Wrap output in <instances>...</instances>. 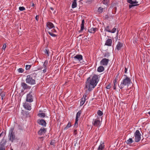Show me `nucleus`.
<instances>
[{
	"mask_svg": "<svg viewBox=\"0 0 150 150\" xmlns=\"http://www.w3.org/2000/svg\"><path fill=\"white\" fill-rule=\"evenodd\" d=\"M54 144V142H50V144L51 145H53Z\"/></svg>",
	"mask_w": 150,
	"mask_h": 150,
	"instance_id": "nucleus-55",
	"label": "nucleus"
},
{
	"mask_svg": "<svg viewBox=\"0 0 150 150\" xmlns=\"http://www.w3.org/2000/svg\"><path fill=\"white\" fill-rule=\"evenodd\" d=\"M104 9L101 7H99L98 10V12L99 13H101L103 11Z\"/></svg>",
	"mask_w": 150,
	"mask_h": 150,
	"instance_id": "nucleus-30",
	"label": "nucleus"
},
{
	"mask_svg": "<svg viewBox=\"0 0 150 150\" xmlns=\"http://www.w3.org/2000/svg\"><path fill=\"white\" fill-rule=\"evenodd\" d=\"M109 60L106 58L103 59L100 62V64L102 65L106 66L108 64Z\"/></svg>",
	"mask_w": 150,
	"mask_h": 150,
	"instance_id": "nucleus-11",
	"label": "nucleus"
},
{
	"mask_svg": "<svg viewBox=\"0 0 150 150\" xmlns=\"http://www.w3.org/2000/svg\"><path fill=\"white\" fill-rule=\"evenodd\" d=\"M5 96V94H2L1 95V99L2 100H3V98Z\"/></svg>",
	"mask_w": 150,
	"mask_h": 150,
	"instance_id": "nucleus-49",
	"label": "nucleus"
},
{
	"mask_svg": "<svg viewBox=\"0 0 150 150\" xmlns=\"http://www.w3.org/2000/svg\"><path fill=\"white\" fill-rule=\"evenodd\" d=\"M46 129L41 128L40 129L38 132V134L40 135H41L44 134L46 132Z\"/></svg>",
	"mask_w": 150,
	"mask_h": 150,
	"instance_id": "nucleus-15",
	"label": "nucleus"
},
{
	"mask_svg": "<svg viewBox=\"0 0 150 150\" xmlns=\"http://www.w3.org/2000/svg\"><path fill=\"white\" fill-rule=\"evenodd\" d=\"M109 2V0H104L103 1V4H104L108 5Z\"/></svg>",
	"mask_w": 150,
	"mask_h": 150,
	"instance_id": "nucleus-32",
	"label": "nucleus"
},
{
	"mask_svg": "<svg viewBox=\"0 0 150 150\" xmlns=\"http://www.w3.org/2000/svg\"><path fill=\"white\" fill-rule=\"evenodd\" d=\"M29 75L31 77H32L34 79H35V78L37 77V74L35 73H34Z\"/></svg>",
	"mask_w": 150,
	"mask_h": 150,
	"instance_id": "nucleus-27",
	"label": "nucleus"
},
{
	"mask_svg": "<svg viewBox=\"0 0 150 150\" xmlns=\"http://www.w3.org/2000/svg\"><path fill=\"white\" fill-rule=\"evenodd\" d=\"M134 42H137V39H135V40H134Z\"/></svg>",
	"mask_w": 150,
	"mask_h": 150,
	"instance_id": "nucleus-58",
	"label": "nucleus"
},
{
	"mask_svg": "<svg viewBox=\"0 0 150 150\" xmlns=\"http://www.w3.org/2000/svg\"><path fill=\"white\" fill-rule=\"evenodd\" d=\"M97 30V28H91L90 27L89 28L88 30L90 33H94Z\"/></svg>",
	"mask_w": 150,
	"mask_h": 150,
	"instance_id": "nucleus-17",
	"label": "nucleus"
},
{
	"mask_svg": "<svg viewBox=\"0 0 150 150\" xmlns=\"http://www.w3.org/2000/svg\"><path fill=\"white\" fill-rule=\"evenodd\" d=\"M71 126V125L70 123L69 122L66 126L64 128V130H67V129L68 128H69Z\"/></svg>",
	"mask_w": 150,
	"mask_h": 150,
	"instance_id": "nucleus-33",
	"label": "nucleus"
},
{
	"mask_svg": "<svg viewBox=\"0 0 150 150\" xmlns=\"http://www.w3.org/2000/svg\"><path fill=\"white\" fill-rule=\"evenodd\" d=\"M109 56V54L108 53L105 54L104 56L105 57H108Z\"/></svg>",
	"mask_w": 150,
	"mask_h": 150,
	"instance_id": "nucleus-48",
	"label": "nucleus"
},
{
	"mask_svg": "<svg viewBox=\"0 0 150 150\" xmlns=\"http://www.w3.org/2000/svg\"><path fill=\"white\" fill-rule=\"evenodd\" d=\"M141 4V2L139 0H132V9L134 6H137Z\"/></svg>",
	"mask_w": 150,
	"mask_h": 150,
	"instance_id": "nucleus-8",
	"label": "nucleus"
},
{
	"mask_svg": "<svg viewBox=\"0 0 150 150\" xmlns=\"http://www.w3.org/2000/svg\"><path fill=\"white\" fill-rule=\"evenodd\" d=\"M104 68L102 66H100L99 67L97 71L99 72H102L104 71Z\"/></svg>",
	"mask_w": 150,
	"mask_h": 150,
	"instance_id": "nucleus-22",
	"label": "nucleus"
},
{
	"mask_svg": "<svg viewBox=\"0 0 150 150\" xmlns=\"http://www.w3.org/2000/svg\"><path fill=\"white\" fill-rule=\"evenodd\" d=\"M47 26L50 29L54 27L53 24L50 22H48L47 23Z\"/></svg>",
	"mask_w": 150,
	"mask_h": 150,
	"instance_id": "nucleus-21",
	"label": "nucleus"
},
{
	"mask_svg": "<svg viewBox=\"0 0 150 150\" xmlns=\"http://www.w3.org/2000/svg\"><path fill=\"white\" fill-rule=\"evenodd\" d=\"M149 114H150V112H149Z\"/></svg>",
	"mask_w": 150,
	"mask_h": 150,
	"instance_id": "nucleus-61",
	"label": "nucleus"
},
{
	"mask_svg": "<svg viewBox=\"0 0 150 150\" xmlns=\"http://www.w3.org/2000/svg\"><path fill=\"white\" fill-rule=\"evenodd\" d=\"M50 9L52 10V13H55V11H54V8H53V7H51L50 8Z\"/></svg>",
	"mask_w": 150,
	"mask_h": 150,
	"instance_id": "nucleus-46",
	"label": "nucleus"
},
{
	"mask_svg": "<svg viewBox=\"0 0 150 150\" xmlns=\"http://www.w3.org/2000/svg\"><path fill=\"white\" fill-rule=\"evenodd\" d=\"M88 94V91L87 90H86L83 98H85L86 99H87V98L86 99V98L87 97V96Z\"/></svg>",
	"mask_w": 150,
	"mask_h": 150,
	"instance_id": "nucleus-36",
	"label": "nucleus"
},
{
	"mask_svg": "<svg viewBox=\"0 0 150 150\" xmlns=\"http://www.w3.org/2000/svg\"><path fill=\"white\" fill-rule=\"evenodd\" d=\"M4 134V133H3V132H2L0 134V137H1L2 136H3Z\"/></svg>",
	"mask_w": 150,
	"mask_h": 150,
	"instance_id": "nucleus-53",
	"label": "nucleus"
},
{
	"mask_svg": "<svg viewBox=\"0 0 150 150\" xmlns=\"http://www.w3.org/2000/svg\"><path fill=\"white\" fill-rule=\"evenodd\" d=\"M21 86L22 87L23 90H22V92L23 91L25 90H29L31 88V86H28L26 83L24 82L21 83Z\"/></svg>",
	"mask_w": 150,
	"mask_h": 150,
	"instance_id": "nucleus-9",
	"label": "nucleus"
},
{
	"mask_svg": "<svg viewBox=\"0 0 150 150\" xmlns=\"http://www.w3.org/2000/svg\"><path fill=\"white\" fill-rule=\"evenodd\" d=\"M104 148V143H102L100 144L99 145L98 148V150H103Z\"/></svg>",
	"mask_w": 150,
	"mask_h": 150,
	"instance_id": "nucleus-23",
	"label": "nucleus"
},
{
	"mask_svg": "<svg viewBox=\"0 0 150 150\" xmlns=\"http://www.w3.org/2000/svg\"><path fill=\"white\" fill-rule=\"evenodd\" d=\"M80 1H82V0H80Z\"/></svg>",
	"mask_w": 150,
	"mask_h": 150,
	"instance_id": "nucleus-63",
	"label": "nucleus"
},
{
	"mask_svg": "<svg viewBox=\"0 0 150 150\" xmlns=\"http://www.w3.org/2000/svg\"><path fill=\"white\" fill-rule=\"evenodd\" d=\"M38 115L40 117H42L43 118L45 117L46 115L44 113H39Z\"/></svg>",
	"mask_w": 150,
	"mask_h": 150,
	"instance_id": "nucleus-25",
	"label": "nucleus"
},
{
	"mask_svg": "<svg viewBox=\"0 0 150 150\" xmlns=\"http://www.w3.org/2000/svg\"><path fill=\"white\" fill-rule=\"evenodd\" d=\"M112 43V40L110 39H108L106 41L105 45L108 46H111Z\"/></svg>",
	"mask_w": 150,
	"mask_h": 150,
	"instance_id": "nucleus-18",
	"label": "nucleus"
},
{
	"mask_svg": "<svg viewBox=\"0 0 150 150\" xmlns=\"http://www.w3.org/2000/svg\"><path fill=\"white\" fill-rule=\"evenodd\" d=\"M97 114L99 116H101L103 115V113L100 110H98L97 112Z\"/></svg>",
	"mask_w": 150,
	"mask_h": 150,
	"instance_id": "nucleus-37",
	"label": "nucleus"
},
{
	"mask_svg": "<svg viewBox=\"0 0 150 150\" xmlns=\"http://www.w3.org/2000/svg\"><path fill=\"white\" fill-rule=\"evenodd\" d=\"M118 76H116L115 79V80L113 81V83H114V86H113V88L115 90L116 88V84L117 83V80Z\"/></svg>",
	"mask_w": 150,
	"mask_h": 150,
	"instance_id": "nucleus-20",
	"label": "nucleus"
},
{
	"mask_svg": "<svg viewBox=\"0 0 150 150\" xmlns=\"http://www.w3.org/2000/svg\"><path fill=\"white\" fill-rule=\"evenodd\" d=\"M110 88H111L110 85V83L108 85H107L106 87V88L107 89H110Z\"/></svg>",
	"mask_w": 150,
	"mask_h": 150,
	"instance_id": "nucleus-45",
	"label": "nucleus"
},
{
	"mask_svg": "<svg viewBox=\"0 0 150 150\" xmlns=\"http://www.w3.org/2000/svg\"><path fill=\"white\" fill-rule=\"evenodd\" d=\"M116 28H115V27L114 28H113V29L112 30H111V32H110V33H115L116 31Z\"/></svg>",
	"mask_w": 150,
	"mask_h": 150,
	"instance_id": "nucleus-42",
	"label": "nucleus"
},
{
	"mask_svg": "<svg viewBox=\"0 0 150 150\" xmlns=\"http://www.w3.org/2000/svg\"><path fill=\"white\" fill-rule=\"evenodd\" d=\"M48 63V61L47 60H45V61L44 64L43 65V67L44 68H47V65Z\"/></svg>",
	"mask_w": 150,
	"mask_h": 150,
	"instance_id": "nucleus-31",
	"label": "nucleus"
},
{
	"mask_svg": "<svg viewBox=\"0 0 150 150\" xmlns=\"http://www.w3.org/2000/svg\"><path fill=\"white\" fill-rule=\"evenodd\" d=\"M126 143L127 144H129L131 143V138H129L128 140H127L126 141Z\"/></svg>",
	"mask_w": 150,
	"mask_h": 150,
	"instance_id": "nucleus-43",
	"label": "nucleus"
},
{
	"mask_svg": "<svg viewBox=\"0 0 150 150\" xmlns=\"http://www.w3.org/2000/svg\"><path fill=\"white\" fill-rule=\"evenodd\" d=\"M100 121L99 119H96L95 120H93V124L94 126H98L100 125Z\"/></svg>",
	"mask_w": 150,
	"mask_h": 150,
	"instance_id": "nucleus-13",
	"label": "nucleus"
},
{
	"mask_svg": "<svg viewBox=\"0 0 150 150\" xmlns=\"http://www.w3.org/2000/svg\"><path fill=\"white\" fill-rule=\"evenodd\" d=\"M149 134L150 135V131L149 132Z\"/></svg>",
	"mask_w": 150,
	"mask_h": 150,
	"instance_id": "nucleus-59",
	"label": "nucleus"
},
{
	"mask_svg": "<svg viewBox=\"0 0 150 150\" xmlns=\"http://www.w3.org/2000/svg\"><path fill=\"white\" fill-rule=\"evenodd\" d=\"M81 110L79 111L76 113V119H78V118L80 117L81 114Z\"/></svg>",
	"mask_w": 150,
	"mask_h": 150,
	"instance_id": "nucleus-26",
	"label": "nucleus"
},
{
	"mask_svg": "<svg viewBox=\"0 0 150 150\" xmlns=\"http://www.w3.org/2000/svg\"><path fill=\"white\" fill-rule=\"evenodd\" d=\"M77 6L76 1V0H74V1L72 2V8H74L76 7Z\"/></svg>",
	"mask_w": 150,
	"mask_h": 150,
	"instance_id": "nucleus-24",
	"label": "nucleus"
},
{
	"mask_svg": "<svg viewBox=\"0 0 150 150\" xmlns=\"http://www.w3.org/2000/svg\"><path fill=\"white\" fill-rule=\"evenodd\" d=\"M6 44H4L3 46L2 49L4 50L6 48Z\"/></svg>",
	"mask_w": 150,
	"mask_h": 150,
	"instance_id": "nucleus-47",
	"label": "nucleus"
},
{
	"mask_svg": "<svg viewBox=\"0 0 150 150\" xmlns=\"http://www.w3.org/2000/svg\"><path fill=\"white\" fill-rule=\"evenodd\" d=\"M86 99L84 98H81V100L80 103V106H82L84 104L85 101Z\"/></svg>",
	"mask_w": 150,
	"mask_h": 150,
	"instance_id": "nucleus-28",
	"label": "nucleus"
},
{
	"mask_svg": "<svg viewBox=\"0 0 150 150\" xmlns=\"http://www.w3.org/2000/svg\"><path fill=\"white\" fill-rule=\"evenodd\" d=\"M34 6V4L33 3H32V6Z\"/></svg>",
	"mask_w": 150,
	"mask_h": 150,
	"instance_id": "nucleus-57",
	"label": "nucleus"
},
{
	"mask_svg": "<svg viewBox=\"0 0 150 150\" xmlns=\"http://www.w3.org/2000/svg\"><path fill=\"white\" fill-rule=\"evenodd\" d=\"M19 9L20 11H23L25 10V9L23 6H20L19 7Z\"/></svg>",
	"mask_w": 150,
	"mask_h": 150,
	"instance_id": "nucleus-38",
	"label": "nucleus"
},
{
	"mask_svg": "<svg viewBox=\"0 0 150 150\" xmlns=\"http://www.w3.org/2000/svg\"><path fill=\"white\" fill-rule=\"evenodd\" d=\"M132 143L133 142V141H132Z\"/></svg>",
	"mask_w": 150,
	"mask_h": 150,
	"instance_id": "nucleus-60",
	"label": "nucleus"
},
{
	"mask_svg": "<svg viewBox=\"0 0 150 150\" xmlns=\"http://www.w3.org/2000/svg\"><path fill=\"white\" fill-rule=\"evenodd\" d=\"M31 104H29L28 103H25L23 105V106L24 108L27 110H30L31 109Z\"/></svg>",
	"mask_w": 150,
	"mask_h": 150,
	"instance_id": "nucleus-14",
	"label": "nucleus"
},
{
	"mask_svg": "<svg viewBox=\"0 0 150 150\" xmlns=\"http://www.w3.org/2000/svg\"><path fill=\"white\" fill-rule=\"evenodd\" d=\"M78 119H75V122L74 124V127H77L78 125Z\"/></svg>",
	"mask_w": 150,
	"mask_h": 150,
	"instance_id": "nucleus-35",
	"label": "nucleus"
},
{
	"mask_svg": "<svg viewBox=\"0 0 150 150\" xmlns=\"http://www.w3.org/2000/svg\"><path fill=\"white\" fill-rule=\"evenodd\" d=\"M74 59L78 62H80L83 59V56L81 54H77L73 57Z\"/></svg>",
	"mask_w": 150,
	"mask_h": 150,
	"instance_id": "nucleus-12",
	"label": "nucleus"
},
{
	"mask_svg": "<svg viewBox=\"0 0 150 150\" xmlns=\"http://www.w3.org/2000/svg\"><path fill=\"white\" fill-rule=\"evenodd\" d=\"M141 134L138 130H137L134 134L135 141L136 142H139L141 139Z\"/></svg>",
	"mask_w": 150,
	"mask_h": 150,
	"instance_id": "nucleus-6",
	"label": "nucleus"
},
{
	"mask_svg": "<svg viewBox=\"0 0 150 150\" xmlns=\"http://www.w3.org/2000/svg\"><path fill=\"white\" fill-rule=\"evenodd\" d=\"M6 140L4 137L1 141L0 142V150H5V146L6 143Z\"/></svg>",
	"mask_w": 150,
	"mask_h": 150,
	"instance_id": "nucleus-7",
	"label": "nucleus"
},
{
	"mask_svg": "<svg viewBox=\"0 0 150 150\" xmlns=\"http://www.w3.org/2000/svg\"><path fill=\"white\" fill-rule=\"evenodd\" d=\"M127 2L130 4L129 6V8H131V0H127Z\"/></svg>",
	"mask_w": 150,
	"mask_h": 150,
	"instance_id": "nucleus-44",
	"label": "nucleus"
},
{
	"mask_svg": "<svg viewBox=\"0 0 150 150\" xmlns=\"http://www.w3.org/2000/svg\"><path fill=\"white\" fill-rule=\"evenodd\" d=\"M24 71V70L22 68H19L18 69V71L19 73H23V72Z\"/></svg>",
	"mask_w": 150,
	"mask_h": 150,
	"instance_id": "nucleus-41",
	"label": "nucleus"
},
{
	"mask_svg": "<svg viewBox=\"0 0 150 150\" xmlns=\"http://www.w3.org/2000/svg\"><path fill=\"white\" fill-rule=\"evenodd\" d=\"M111 29V28L109 26H108L105 28V30L110 33Z\"/></svg>",
	"mask_w": 150,
	"mask_h": 150,
	"instance_id": "nucleus-29",
	"label": "nucleus"
},
{
	"mask_svg": "<svg viewBox=\"0 0 150 150\" xmlns=\"http://www.w3.org/2000/svg\"><path fill=\"white\" fill-rule=\"evenodd\" d=\"M125 76V78L124 79L122 82H121V84L119 86L120 89H122L124 87V85L128 86L131 83V80L130 78L127 76L126 75H124Z\"/></svg>",
	"mask_w": 150,
	"mask_h": 150,
	"instance_id": "nucleus-3",
	"label": "nucleus"
},
{
	"mask_svg": "<svg viewBox=\"0 0 150 150\" xmlns=\"http://www.w3.org/2000/svg\"><path fill=\"white\" fill-rule=\"evenodd\" d=\"M2 92V90L1 89H0V96L1 95Z\"/></svg>",
	"mask_w": 150,
	"mask_h": 150,
	"instance_id": "nucleus-56",
	"label": "nucleus"
},
{
	"mask_svg": "<svg viewBox=\"0 0 150 150\" xmlns=\"http://www.w3.org/2000/svg\"><path fill=\"white\" fill-rule=\"evenodd\" d=\"M84 20L83 19L82 21L81 24V28L80 30L79 31V33L82 32L83 30L84 29Z\"/></svg>",
	"mask_w": 150,
	"mask_h": 150,
	"instance_id": "nucleus-19",
	"label": "nucleus"
},
{
	"mask_svg": "<svg viewBox=\"0 0 150 150\" xmlns=\"http://www.w3.org/2000/svg\"><path fill=\"white\" fill-rule=\"evenodd\" d=\"M98 81V76L97 75H94L91 79L90 77H88L86 83L85 88H87L88 91H91L96 86Z\"/></svg>",
	"mask_w": 150,
	"mask_h": 150,
	"instance_id": "nucleus-1",
	"label": "nucleus"
},
{
	"mask_svg": "<svg viewBox=\"0 0 150 150\" xmlns=\"http://www.w3.org/2000/svg\"><path fill=\"white\" fill-rule=\"evenodd\" d=\"M127 68H126V67H125V73H127Z\"/></svg>",
	"mask_w": 150,
	"mask_h": 150,
	"instance_id": "nucleus-54",
	"label": "nucleus"
},
{
	"mask_svg": "<svg viewBox=\"0 0 150 150\" xmlns=\"http://www.w3.org/2000/svg\"><path fill=\"white\" fill-rule=\"evenodd\" d=\"M14 130V128L12 127L10 129L8 135L9 140L12 142H13L16 139L15 135Z\"/></svg>",
	"mask_w": 150,
	"mask_h": 150,
	"instance_id": "nucleus-2",
	"label": "nucleus"
},
{
	"mask_svg": "<svg viewBox=\"0 0 150 150\" xmlns=\"http://www.w3.org/2000/svg\"><path fill=\"white\" fill-rule=\"evenodd\" d=\"M38 19H39V16L38 15H37L35 17V19L37 21H38Z\"/></svg>",
	"mask_w": 150,
	"mask_h": 150,
	"instance_id": "nucleus-50",
	"label": "nucleus"
},
{
	"mask_svg": "<svg viewBox=\"0 0 150 150\" xmlns=\"http://www.w3.org/2000/svg\"><path fill=\"white\" fill-rule=\"evenodd\" d=\"M33 93L32 91H30L26 96V100L27 102L31 103L33 101Z\"/></svg>",
	"mask_w": 150,
	"mask_h": 150,
	"instance_id": "nucleus-5",
	"label": "nucleus"
},
{
	"mask_svg": "<svg viewBox=\"0 0 150 150\" xmlns=\"http://www.w3.org/2000/svg\"><path fill=\"white\" fill-rule=\"evenodd\" d=\"M11 150H13L12 149H11Z\"/></svg>",
	"mask_w": 150,
	"mask_h": 150,
	"instance_id": "nucleus-62",
	"label": "nucleus"
},
{
	"mask_svg": "<svg viewBox=\"0 0 150 150\" xmlns=\"http://www.w3.org/2000/svg\"><path fill=\"white\" fill-rule=\"evenodd\" d=\"M123 46V44L119 42L116 46V50H119L121 49V47Z\"/></svg>",
	"mask_w": 150,
	"mask_h": 150,
	"instance_id": "nucleus-16",
	"label": "nucleus"
},
{
	"mask_svg": "<svg viewBox=\"0 0 150 150\" xmlns=\"http://www.w3.org/2000/svg\"><path fill=\"white\" fill-rule=\"evenodd\" d=\"M76 132H77V130H74V134L75 135L77 134V133Z\"/></svg>",
	"mask_w": 150,
	"mask_h": 150,
	"instance_id": "nucleus-52",
	"label": "nucleus"
},
{
	"mask_svg": "<svg viewBox=\"0 0 150 150\" xmlns=\"http://www.w3.org/2000/svg\"><path fill=\"white\" fill-rule=\"evenodd\" d=\"M25 81L26 83L30 85H33L36 84L35 79L33 78L29 75L27 76Z\"/></svg>",
	"mask_w": 150,
	"mask_h": 150,
	"instance_id": "nucleus-4",
	"label": "nucleus"
},
{
	"mask_svg": "<svg viewBox=\"0 0 150 150\" xmlns=\"http://www.w3.org/2000/svg\"><path fill=\"white\" fill-rule=\"evenodd\" d=\"M48 33L52 37H55L56 36V35L55 34H53L51 32L49 31L48 32Z\"/></svg>",
	"mask_w": 150,
	"mask_h": 150,
	"instance_id": "nucleus-40",
	"label": "nucleus"
},
{
	"mask_svg": "<svg viewBox=\"0 0 150 150\" xmlns=\"http://www.w3.org/2000/svg\"><path fill=\"white\" fill-rule=\"evenodd\" d=\"M37 122L39 125L43 126L46 127V123L44 120L39 119L37 120Z\"/></svg>",
	"mask_w": 150,
	"mask_h": 150,
	"instance_id": "nucleus-10",
	"label": "nucleus"
},
{
	"mask_svg": "<svg viewBox=\"0 0 150 150\" xmlns=\"http://www.w3.org/2000/svg\"><path fill=\"white\" fill-rule=\"evenodd\" d=\"M31 67V65H26L25 66V69L26 70H29L30 69Z\"/></svg>",
	"mask_w": 150,
	"mask_h": 150,
	"instance_id": "nucleus-39",
	"label": "nucleus"
},
{
	"mask_svg": "<svg viewBox=\"0 0 150 150\" xmlns=\"http://www.w3.org/2000/svg\"><path fill=\"white\" fill-rule=\"evenodd\" d=\"M47 71V68H44V69L43 70V72L44 73H45Z\"/></svg>",
	"mask_w": 150,
	"mask_h": 150,
	"instance_id": "nucleus-51",
	"label": "nucleus"
},
{
	"mask_svg": "<svg viewBox=\"0 0 150 150\" xmlns=\"http://www.w3.org/2000/svg\"><path fill=\"white\" fill-rule=\"evenodd\" d=\"M44 52L45 54H46L48 56H49V50H48L45 49L44 50Z\"/></svg>",
	"mask_w": 150,
	"mask_h": 150,
	"instance_id": "nucleus-34",
	"label": "nucleus"
}]
</instances>
